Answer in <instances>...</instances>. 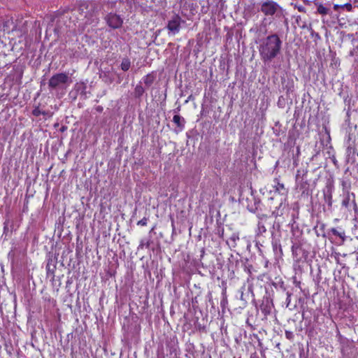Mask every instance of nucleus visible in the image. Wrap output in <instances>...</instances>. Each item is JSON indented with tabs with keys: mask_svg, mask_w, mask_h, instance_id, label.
Listing matches in <instances>:
<instances>
[{
	"mask_svg": "<svg viewBox=\"0 0 358 358\" xmlns=\"http://www.w3.org/2000/svg\"><path fill=\"white\" fill-rule=\"evenodd\" d=\"M282 41L278 35L273 34L261 40L259 52L264 63L271 62L281 51Z\"/></svg>",
	"mask_w": 358,
	"mask_h": 358,
	"instance_id": "1",
	"label": "nucleus"
},
{
	"mask_svg": "<svg viewBox=\"0 0 358 358\" xmlns=\"http://www.w3.org/2000/svg\"><path fill=\"white\" fill-rule=\"evenodd\" d=\"M281 10L280 6L273 1L266 0L261 6V11L265 15H273Z\"/></svg>",
	"mask_w": 358,
	"mask_h": 358,
	"instance_id": "2",
	"label": "nucleus"
},
{
	"mask_svg": "<svg viewBox=\"0 0 358 358\" xmlns=\"http://www.w3.org/2000/svg\"><path fill=\"white\" fill-rule=\"evenodd\" d=\"M71 82L70 78L66 73H57L51 77L49 80V87L52 88H56L61 86L63 84Z\"/></svg>",
	"mask_w": 358,
	"mask_h": 358,
	"instance_id": "3",
	"label": "nucleus"
},
{
	"mask_svg": "<svg viewBox=\"0 0 358 358\" xmlns=\"http://www.w3.org/2000/svg\"><path fill=\"white\" fill-rule=\"evenodd\" d=\"M107 24L113 28L117 29L122 24V19L115 13H109L105 17Z\"/></svg>",
	"mask_w": 358,
	"mask_h": 358,
	"instance_id": "4",
	"label": "nucleus"
},
{
	"mask_svg": "<svg viewBox=\"0 0 358 358\" xmlns=\"http://www.w3.org/2000/svg\"><path fill=\"white\" fill-rule=\"evenodd\" d=\"M182 22L183 21L180 16L175 15L169 21L167 28L171 33L176 34L179 32Z\"/></svg>",
	"mask_w": 358,
	"mask_h": 358,
	"instance_id": "5",
	"label": "nucleus"
},
{
	"mask_svg": "<svg viewBox=\"0 0 358 358\" xmlns=\"http://www.w3.org/2000/svg\"><path fill=\"white\" fill-rule=\"evenodd\" d=\"M274 183L275 185L273 186V188L276 192L282 195H285L287 194V189H286L285 185L280 182L278 178L274 179Z\"/></svg>",
	"mask_w": 358,
	"mask_h": 358,
	"instance_id": "6",
	"label": "nucleus"
},
{
	"mask_svg": "<svg viewBox=\"0 0 358 358\" xmlns=\"http://www.w3.org/2000/svg\"><path fill=\"white\" fill-rule=\"evenodd\" d=\"M173 122L178 128L177 131H181L184 129L185 120L180 115H175L173 117Z\"/></svg>",
	"mask_w": 358,
	"mask_h": 358,
	"instance_id": "7",
	"label": "nucleus"
},
{
	"mask_svg": "<svg viewBox=\"0 0 358 358\" xmlns=\"http://www.w3.org/2000/svg\"><path fill=\"white\" fill-rule=\"evenodd\" d=\"M266 231V228L265 227L264 222H263V219H261L257 224V234L258 236L262 235Z\"/></svg>",
	"mask_w": 358,
	"mask_h": 358,
	"instance_id": "8",
	"label": "nucleus"
},
{
	"mask_svg": "<svg viewBox=\"0 0 358 358\" xmlns=\"http://www.w3.org/2000/svg\"><path fill=\"white\" fill-rule=\"evenodd\" d=\"M155 75L153 73L148 74L144 78V83L147 86H150L155 80Z\"/></svg>",
	"mask_w": 358,
	"mask_h": 358,
	"instance_id": "9",
	"label": "nucleus"
},
{
	"mask_svg": "<svg viewBox=\"0 0 358 358\" xmlns=\"http://www.w3.org/2000/svg\"><path fill=\"white\" fill-rule=\"evenodd\" d=\"M331 231L332 232V234L334 235L341 238L343 241H344L345 240V231L343 230L338 231L336 229L333 228L331 229Z\"/></svg>",
	"mask_w": 358,
	"mask_h": 358,
	"instance_id": "10",
	"label": "nucleus"
},
{
	"mask_svg": "<svg viewBox=\"0 0 358 358\" xmlns=\"http://www.w3.org/2000/svg\"><path fill=\"white\" fill-rule=\"evenodd\" d=\"M283 205V202L281 201L279 204V206L275 208V210H274L272 213L273 215H274L275 217H278V216H281L283 213H282V210L280 209L281 207Z\"/></svg>",
	"mask_w": 358,
	"mask_h": 358,
	"instance_id": "11",
	"label": "nucleus"
},
{
	"mask_svg": "<svg viewBox=\"0 0 358 358\" xmlns=\"http://www.w3.org/2000/svg\"><path fill=\"white\" fill-rule=\"evenodd\" d=\"M130 67V62L129 59H123L122 63H121V69L126 71L127 70H129Z\"/></svg>",
	"mask_w": 358,
	"mask_h": 358,
	"instance_id": "12",
	"label": "nucleus"
},
{
	"mask_svg": "<svg viewBox=\"0 0 358 358\" xmlns=\"http://www.w3.org/2000/svg\"><path fill=\"white\" fill-rule=\"evenodd\" d=\"M317 12L321 15H327L329 12V9L322 5H320L317 7Z\"/></svg>",
	"mask_w": 358,
	"mask_h": 358,
	"instance_id": "13",
	"label": "nucleus"
},
{
	"mask_svg": "<svg viewBox=\"0 0 358 358\" xmlns=\"http://www.w3.org/2000/svg\"><path fill=\"white\" fill-rule=\"evenodd\" d=\"M239 239V237L238 235L236 234H233L231 237H230V241H233L234 243H236V241Z\"/></svg>",
	"mask_w": 358,
	"mask_h": 358,
	"instance_id": "14",
	"label": "nucleus"
},
{
	"mask_svg": "<svg viewBox=\"0 0 358 358\" xmlns=\"http://www.w3.org/2000/svg\"><path fill=\"white\" fill-rule=\"evenodd\" d=\"M135 91L136 94L140 95L143 93V88L141 86H136Z\"/></svg>",
	"mask_w": 358,
	"mask_h": 358,
	"instance_id": "15",
	"label": "nucleus"
},
{
	"mask_svg": "<svg viewBox=\"0 0 358 358\" xmlns=\"http://www.w3.org/2000/svg\"><path fill=\"white\" fill-rule=\"evenodd\" d=\"M287 296L286 299V303H287V307H288L290 303V301H291V294L287 293Z\"/></svg>",
	"mask_w": 358,
	"mask_h": 358,
	"instance_id": "16",
	"label": "nucleus"
},
{
	"mask_svg": "<svg viewBox=\"0 0 358 358\" xmlns=\"http://www.w3.org/2000/svg\"><path fill=\"white\" fill-rule=\"evenodd\" d=\"M40 114H41V111H40L39 108H35L33 110V115H34L38 116V115H40Z\"/></svg>",
	"mask_w": 358,
	"mask_h": 358,
	"instance_id": "17",
	"label": "nucleus"
},
{
	"mask_svg": "<svg viewBox=\"0 0 358 358\" xmlns=\"http://www.w3.org/2000/svg\"><path fill=\"white\" fill-rule=\"evenodd\" d=\"M342 8H346L348 10H350L352 8V5L350 3H345L343 5H341Z\"/></svg>",
	"mask_w": 358,
	"mask_h": 358,
	"instance_id": "18",
	"label": "nucleus"
},
{
	"mask_svg": "<svg viewBox=\"0 0 358 358\" xmlns=\"http://www.w3.org/2000/svg\"><path fill=\"white\" fill-rule=\"evenodd\" d=\"M348 199H346L345 200L343 201V205L345 206H347L348 204Z\"/></svg>",
	"mask_w": 358,
	"mask_h": 358,
	"instance_id": "19",
	"label": "nucleus"
},
{
	"mask_svg": "<svg viewBox=\"0 0 358 358\" xmlns=\"http://www.w3.org/2000/svg\"><path fill=\"white\" fill-rule=\"evenodd\" d=\"M339 8H342V7H341V5L335 4V5L334 6V10H338V9Z\"/></svg>",
	"mask_w": 358,
	"mask_h": 358,
	"instance_id": "20",
	"label": "nucleus"
},
{
	"mask_svg": "<svg viewBox=\"0 0 358 358\" xmlns=\"http://www.w3.org/2000/svg\"><path fill=\"white\" fill-rule=\"evenodd\" d=\"M138 224H141V225H145L146 224V221L144 220H140Z\"/></svg>",
	"mask_w": 358,
	"mask_h": 358,
	"instance_id": "21",
	"label": "nucleus"
},
{
	"mask_svg": "<svg viewBox=\"0 0 358 358\" xmlns=\"http://www.w3.org/2000/svg\"><path fill=\"white\" fill-rule=\"evenodd\" d=\"M299 10L300 11H302V10H303V8H299Z\"/></svg>",
	"mask_w": 358,
	"mask_h": 358,
	"instance_id": "22",
	"label": "nucleus"
},
{
	"mask_svg": "<svg viewBox=\"0 0 358 358\" xmlns=\"http://www.w3.org/2000/svg\"><path fill=\"white\" fill-rule=\"evenodd\" d=\"M357 156H358V152H357Z\"/></svg>",
	"mask_w": 358,
	"mask_h": 358,
	"instance_id": "23",
	"label": "nucleus"
}]
</instances>
